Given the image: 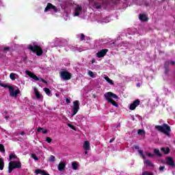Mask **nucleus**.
<instances>
[{
  "label": "nucleus",
  "mask_w": 175,
  "mask_h": 175,
  "mask_svg": "<svg viewBox=\"0 0 175 175\" xmlns=\"http://www.w3.org/2000/svg\"><path fill=\"white\" fill-rule=\"evenodd\" d=\"M154 129L161 132V133H164L167 137H170L172 135H170V132H172V129L169 124L164 123L163 125H156L154 126Z\"/></svg>",
  "instance_id": "obj_1"
},
{
  "label": "nucleus",
  "mask_w": 175,
  "mask_h": 175,
  "mask_svg": "<svg viewBox=\"0 0 175 175\" xmlns=\"http://www.w3.org/2000/svg\"><path fill=\"white\" fill-rule=\"evenodd\" d=\"M0 85L1 87H3V88H8L10 91V96H12V98H17V95L20 94L19 89L14 90V88L5 83H0Z\"/></svg>",
  "instance_id": "obj_2"
},
{
  "label": "nucleus",
  "mask_w": 175,
  "mask_h": 175,
  "mask_svg": "<svg viewBox=\"0 0 175 175\" xmlns=\"http://www.w3.org/2000/svg\"><path fill=\"white\" fill-rule=\"evenodd\" d=\"M21 161H12L8 164V173H12L14 169H21Z\"/></svg>",
  "instance_id": "obj_3"
},
{
  "label": "nucleus",
  "mask_w": 175,
  "mask_h": 175,
  "mask_svg": "<svg viewBox=\"0 0 175 175\" xmlns=\"http://www.w3.org/2000/svg\"><path fill=\"white\" fill-rule=\"evenodd\" d=\"M28 49L30 50V51L35 53L38 57H40V55L43 54V49H42V47L38 45H29Z\"/></svg>",
  "instance_id": "obj_4"
},
{
  "label": "nucleus",
  "mask_w": 175,
  "mask_h": 175,
  "mask_svg": "<svg viewBox=\"0 0 175 175\" xmlns=\"http://www.w3.org/2000/svg\"><path fill=\"white\" fill-rule=\"evenodd\" d=\"M26 75L29 76V77H31V79H33V80H36V81H42L44 83V84H47V82L46 80L43 79V78H39L36 75L33 73L31 71L26 70Z\"/></svg>",
  "instance_id": "obj_5"
},
{
  "label": "nucleus",
  "mask_w": 175,
  "mask_h": 175,
  "mask_svg": "<svg viewBox=\"0 0 175 175\" xmlns=\"http://www.w3.org/2000/svg\"><path fill=\"white\" fill-rule=\"evenodd\" d=\"M104 98L107 100L108 103H109V102L113 100L112 98H113V99H118V96L111 92H108L104 94Z\"/></svg>",
  "instance_id": "obj_6"
},
{
  "label": "nucleus",
  "mask_w": 175,
  "mask_h": 175,
  "mask_svg": "<svg viewBox=\"0 0 175 175\" xmlns=\"http://www.w3.org/2000/svg\"><path fill=\"white\" fill-rule=\"evenodd\" d=\"M79 110H80V102L79 100H75L73 102V107L72 109V113L71 114V117L76 116Z\"/></svg>",
  "instance_id": "obj_7"
},
{
  "label": "nucleus",
  "mask_w": 175,
  "mask_h": 175,
  "mask_svg": "<svg viewBox=\"0 0 175 175\" xmlns=\"http://www.w3.org/2000/svg\"><path fill=\"white\" fill-rule=\"evenodd\" d=\"M60 77L62 80H70L72 79V74L66 70H64L59 72Z\"/></svg>",
  "instance_id": "obj_8"
},
{
  "label": "nucleus",
  "mask_w": 175,
  "mask_h": 175,
  "mask_svg": "<svg viewBox=\"0 0 175 175\" xmlns=\"http://www.w3.org/2000/svg\"><path fill=\"white\" fill-rule=\"evenodd\" d=\"M49 10H53L55 13L58 12V9L55 7V5L51 4V3H48L44 9V12H49Z\"/></svg>",
  "instance_id": "obj_9"
},
{
  "label": "nucleus",
  "mask_w": 175,
  "mask_h": 175,
  "mask_svg": "<svg viewBox=\"0 0 175 175\" xmlns=\"http://www.w3.org/2000/svg\"><path fill=\"white\" fill-rule=\"evenodd\" d=\"M140 105V100L136 99L133 103L130 105L129 109L130 110H135L136 107Z\"/></svg>",
  "instance_id": "obj_10"
},
{
  "label": "nucleus",
  "mask_w": 175,
  "mask_h": 175,
  "mask_svg": "<svg viewBox=\"0 0 175 175\" xmlns=\"http://www.w3.org/2000/svg\"><path fill=\"white\" fill-rule=\"evenodd\" d=\"M108 52L109 49H102L96 53V57L98 58H103V57H105V55H106V54H107Z\"/></svg>",
  "instance_id": "obj_11"
},
{
  "label": "nucleus",
  "mask_w": 175,
  "mask_h": 175,
  "mask_svg": "<svg viewBox=\"0 0 175 175\" xmlns=\"http://www.w3.org/2000/svg\"><path fill=\"white\" fill-rule=\"evenodd\" d=\"M166 165H168V166H172V167H174V159H173V157H168L166 158Z\"/></svg>",
  "instance_id": "obj_12"
},
{
  "label": "nucleus",
  "mask_w": 175,
  "mask_h": 175,
  "mask_svg": "<svg viewBox=\"0 0 175 175\" xmlns=\"http://www.w3.org/2000/svg\"><path fill=\"white\" fill-rule=\"evenodd\" d=\"M83 11V8L80 7V6H77L75 8V16L77 17H79V16H80V13H81V12Z\"/></svg>",
  "instance_id": "obj_13"
},
{
  "label": "nucleus",
  "mask_w": 175,
  "mask_h": 175,
  "mask_svg": "<svg viewBox=\"0 0 175 175\" xmlns=\"http://www.w3.org/2000/svg\"><path fill=\"white\" fill-rule=\"evenodd\" d=\"M33 91H34V93H35L36 98L37 99H40V98H42V94H40V92H39V90H38V88H34Z\"/></svg>",
  "instance_id": "obj_14"
},
{
  "label": "nucleus",
  "mask_w": 175,
  "mask_h": 175,
  "mask_svg": "<svg viewBox=\"0 0 175 175\" xmlns=\"http://www.w3.org/2000/svg\"><path fill=\"white\" fill-rule=\"evenodd\" d=\"M139 18L141 21H148V18L146 14H140Z\"/></svg>",
  "instance_id": "obj_15"
},
{
  "label": "nucleus",
  "mask_w": 175,
  "mask_h": 175,
  "mask_svg": "<svg viewBox=\"0 0 175 175\" xmlns=\"http://www.w3.org/2000/svg\"><path fill=\"white\" fill-rule=\"evenodd\" d=\"M66 166V164L64 162H62L60 163L59 165H58V170L59 172H63V170H65V167Z\"/></svg>",
  "instance_id": "obj_16"
},
{
  "label": "nucleus",
  "mask_w": 175,
  "mask_h": 175,
  "mask_svg": "<svg viewBox=\"0 0 175 175\" xmlns=\"http://www.w3.org/2000/svg\"><path fill=\"white\" fill-rule=\"evenodd\" d=\"M161 151H162V152H164L165 155H167V154L170 152V148L169 147H167V148L163 147L161 148Z\"/></svg>",
  "instance_id": "obj_17"
},
{
  "label": "nucleus",
  "mask_w": 175,
  "mask_h": 175,
  "mask_svg": "<svg viewBox=\"0 0 175 175\" xmlns=\"http://www.w3.org/2000/svg\"><path fill=\"white\" fill-rule=\"evenodd\" d=\"M83 148L85 151H88L90 150V142L85 141L83 144Z\"/></svg>",
  "instance_id": "obj_18"
},
{
  "label": "nucleus",
  "mask_w": 175,
  "mask_h": 175,
  "mask_svg": "<svg viewBox=\"0 0 175 175\" xmlns=\"http://www.w3.org/2000/svg\"><path fill=\"white\" fill-rule=\"evenodd\" d=\"M153 152L157 155V157H162V154H161V150L159 149L154 148Z\"/></svg>",
  "instance_id": "obj_19"
},
{
  "label": "nucleus",
  "mask_w": 175,
  "mask_h": 175,
  "mask_svg": "<svg viewBox=\"0 0 175 175\" xmlns=\"http://www.w3.org/2000/svg\"><path fill=\"white\" fill-rule=\"evenodd\" d=\"M5 167V162H3V159L0 158V170H3Z\"/></svg>",
  "instance_id": "obj_20"
},
{
  "label": "nucleus",
  "mask_w": 175,
  "mask_h": 175,
  "mask_svg": "<svg viewBox=\"0 0 175 175\" xmlns=\"http://www.w3.org/2000/svg\"><path fill=\"white\" fill-rule=\"evenodd\" d=\"M144 163L146 164L147 166H150V167H154V163H152V162H151V161L150 160H146L144 161Z\"/></svg>",
  "instance_id": "obj_21"
},
{
  "label": "nucleus",
  "mask_w": 175,
  "mask_h": 175,
  "mask_svg": "<svg viewBox=\"0 0 175 175\" xmlns=\"http://www.w3.org/2000/svg\"><path fill=\"white\" fill-rule=\"evenodd\" d=\"M93 8H94V9H100V8H102V5H100V3L98 2H94Z\"/></svg>",
  "instance_id": "obj_22"
},
{
  "label": "nucleus",
  "mask_w": 175,
  "mask_h": 175,
  "mask_svg": "<svg viewBox=\"0 0 175 175\" xmlns=\"http://www.w3.org/2000/svg\"><path fill=\"white\" fill-rule=\"evenodd\" d=\"M105 79L106 80V81H107V83L111 84V85H114V82H113V80L109 78V77H105Z\"/></svg>",
  "instance_id": "obj_23"
},
{
  "label": "nucleus",
  "mask_w": 175,
  "mask_h": 175,
  "mask_svg": "<svg viewBox=\"0 0 175 175\" xmlns=\"http://www.w3.org/2000/svg\"><path fill=\"white\" fill-rule=\"evenodd\" d=\"M0 152L2 154H5V152H6V150H5V146H3L2 144H0Z\"/></svg>",
  "instance_id": "obj_24"
},
{
  "label": "nucleus",
  "mask_w": 175,
  "mask_h": 175,
  "mask_svg": "<svg viewBox=\"0 0 175 175\" xmlns=\"http://www.w3.org/2000/svg\"><path fill=\"white\" fill-rule=\"evenodd\" d=\"M41 131H42V133H44V135H46V133L49 132L47 130H43V128L42 127H38L37 129V132L40 133Z\"/></svg>",
  "instance_id": "obj_25"
},
{
  "label": "nucleus",
  "mask_w": 175,
  "mask_h": 175,
  "mask_svg": "<svg viewBox=\"0 0 175 175\" xmlns=\"http://www.w3.org/2000/svg\"><path fill=\"white\" fill-rule=\"evenodd\" d=\"M44 170H42L40 169H37L36 170V174H40V175H43L44 174Z\"/></svg>",
  "instance_id": "obj_26"
},
{
  "label": "nucleus",
  "mask_w": 175,
  "mask_h": 175,
  "mask_svg": "<svg viewBox=\"0 0 175 175\" xmlns=\"http://www.w3.org/2000/svg\"><path fill=\"white\" fill-rule=\"evenodd\" d=\"M44 91L45 94H46L48 95V96H50V95H51V91H50V89H49L47 88H44Z\"/></svg>",
  "instance_id": "obj_27"
},
{
  "label": "nucleus",
  "mask_w": 175,
  "mask_h": 175,
  "mask_svg": "<svg viewBox=\"0 0 175 175\" xmlns=\"http://www.w3.org/2000/svg\"><path fill=\"white\" fill-rule=\"evenodd\" d=\"M137 133L139 136H143V135H146V131L143 129H139Z\"/></svg>",
  "instance_id": "obj_28"
},
{
  "label": "nucleus",
  "mask_w": 175,
  "mask_h": 175,
  "mask_svg": "<svg viewBox=\"0 0 175 175\" xmlns=\"http://www.w3.org/2000/svg\"><path fill=\"white\" fill-rule=\"evenodd\" d=\"M12 159H17V156L14 153H11L10 154V161H12Z\"/></svg>",
  "instance_id": "obj_29"
},
{
  "label": "nucleus",
  "mask_w": 175,
  "mask_h": 175,
  "mask_svg": "<svg viewBox=\"0 0 175 175\" xmlns=\"http://www.w3.org/2000/svg\"><path fill=\"white\" fill-rule=\"evenodd\" d=\"M138 152L143 159H146V156H144V152L143 150H139Z\"/></svg>",
  "instance_id": "obj_30"
},
{
  "label": "nucleus",
  "mask_w": 175,
  "mask_h": 175,
  "mask_svg": "<svg viewBox=\"0 0 175 175\" xmlns=\"http://www.w3.org/2000/svg\"><path fill=\"white\" fill-rule=\"evenodd\" d=\"M109 103H111V105L115 106V107H118V103H117V102L114 101L113 99L109 101Z\"/></svg>",
  "instance_id": "obj_31"
},
{
  "label": "nucleus",
  "mask_w": 175,
  "mask_h": 175,
  "mask_svg": "<svg viewBox=\"0 0 175 175\" xmlns=\"http://www.w3.org/2000/svg\"><path fill=\"white\" fill-rule=\"evenodd\" d=\"M10 78L11 80H12V81L16 80V74H14V72L10 73Z\"/></svg>",
  "instance_id": "obj_32"
},
{
  "label": "nucleus",
  "mask_w": 175,
  "mask_h": 175,
  "mask_svg": "<svg viewBox=\"0 0 175 175\" xmlns=\"http://www.w3.org/2000/svg\"><path fill=\"white\" fill-rule=\"evenodd\" d=\"M72 167L74 170H77V167H79V164H77V163L76 162L72 163Z\"/></svg>",
  "instance_id": "obj_33"
},
{
  "label": "nucleus",
  "mask_w": 175,
  "mask_h": 175,
  "mask_svg": "<svg viewBox=\"0 0 175 175\" xmlns=\"http://www.w3.org/2000/svg\"><path fill=\"white\" fill-rule=\"evenodd\" d=\"M88 75L90 77H92V79L95 78V75H94V72L91 70L88 71Z\"/></svg>",
  "instance_id": "obj_34"
},
{
  "label": "nucleus",
  "mask_w": 175,
  "mask_h": 175,
  "mask_svg": "<svg viewBox=\"0 0 175 175\" xmlns=\"http://www.w3.org/2000/svg\"><path fill=\"white\" fill-rule=\"evenodd\" d=\"M31 158H33L34 161H39L38 156H36V154H31Z\"/></svg>",
  "instance_id": "obj_35"
},
{
  "label": "nucleus",
  "mask_w": 175,
  "mask_h": 175,
  "mask_svg": "<svg viewBox=\"0 0 175 175\" xmlns=\"http://www.w3.org/2000/svg\"><path fill=\"white\" fill-rule=\"evenodd\" d=\"M68 126H69V128H70L71 129H73V131H76V127L75 126H73V124L68 123Z\"/></svg>",
  "instance_id": "obj_36"
},
{
  "label": "nucleus",
  "mask_w": 175,
  "mask_h": 175,
  "mask_svg": "<svg viewBox=\"0 0 175 175\" xmlns=\"http://www.w3.org/2000/svg\"><path fill=\"white\" fill-rule=\"evenodd\" d=\"M55 157L51 155L49 158V162H55Z\"/></svg>",
  "instance_id": "obj_37"
},
{
  "label": "nucleus",
  "mask_w": 175,
  "mask_h": 175,
  "mask_svg": "<svg viewBox=\"0 0 175 175\" xmlns=\"http://www.w3.org/2000/svg\"><path fill=\"white\" fill-rule=\"evenodd\" d=\"M169 65H170V62L166 61L164 62V68H169Z\"/></svg>",
  "instance_id": "obj_38"
},
{
  "label": "nucleus",
  "mask_w": 175,
  "mask_h": 175,
  "mask_svg": "<svg viewBox=\"0 0 175 175\" xmlns=\"http://www.w3.org/2000/svg\"><path fill=\"white\" fill-rule=\"evenodd\" d=\"M146 155H147V157H149V158H154L155 157L154 154H153L152 153H150V152H146Z\"/></svg>",
  "instance_id": "obj_39"
},
{
  "label": "nucleus",
  "mask_w": 175,
  "mask_h": 175,
  "mask_svg": "<svg viewBox=\"0 0 175 175\" xmlns=\"http://www.w3.org/2000/svg\"><path fill=\"white\" fill-rule=\"evenodd\" d=\"M142 175H154V174L148 171H145L142 173Z\"/></svg>",
  "instance_id": "obj_40"
},
{
  "label": "nucleus",
  "mask_w": 175,
  "mask_h": 175,
  "mask_svg": "<svg viewBox=\"0 0 175 175\" xmlns=\"http://www.w3.org/2000/svg\"><path fill=\"white\" fill-rule=\"evenodd\" d=\"M46 142H47V143H51V142H53V139H51V137H47L46 138Z\"/></svg>",
  "instance_id": "obj_41"
},
{
  "label": "nucleus",
  "mask_w": 175,
  "mask_h": 175,
  "mask_svg": "<svg viewBox=\"0 0 175 175\" xmlns=\"http://www.w3.org/2000/svg\"><path fill=\"white\" fill-rule=\"evenodd\" d=\"M159 172H163V170H165V165L163 166H160L159 169Z\"/></svg>",
  "instance_id": "obj_42"
},
{
  "label": "nucleus",
  "mask_w": 175,
  "mask_h": 175,
  "mask_svg": "<svg viewBox=\"0 0 175 175\" xmlns=\"http://www.w3.org/2000/svg\"><path fill=\"white\" fill-rule=\"evenodd\" d=\"M164 69H165V71H164V73L165 74V75H167V73H169V68H164Z\"/></svg>",
  "instance_id": "obj_43"
},
{
  "label": "nucleus",
  "mask_w": 175,
  "mask_h": 175,
  "mask_svg": "<svg viewBox=\"0 0 175 175\" xmlns=\"http://www.w3.org/2000/svg\"><path fill=\"white\" fill-rule=\"evenodd\" d=\"M85 38V36H84V33H81V40L83 41L84 40Z\"/></svg>",
  "instance_id": "obj_44"
},
{
  "label": "nucleus",
  "mask_w": 175,
  "mask_h": 175,
  "mask_svg": "<svg viewBox=\"0 0 175 175\" xmlns=\"http://www.w3.org/2000/svg\"><path fill=\"white\" fill-rule=\"evenodd\" d=\"M9 50H10V47L9 46H5L3 48L4 51H9Z\"/></svg>",
  "instance_id": "obj_45"
},
{
  "label": "nucleus",
  "mask_w": 175,
  "mask_h": 175,
  "mask_svg": "<svg viewBox=\"0 0 175 175\" xmlns=\"http://www.w3.org/2000/svg\"><path fill=\"white\" fill-rule=\"evenodd\" d=\"M134 148L135 150H138V151H139V150H140V148L139 147V146H134Z\"/></svg>",
  "instance_id": "obj_46"
},
{
  "label": "nucleus",
  "mask_w": 175,
  "mask_h": 175,
  "mask_svg": "<svg viewBox=\"0 0 175 175\" xmlns=\"http://www.w3.org/2000/svg\"><path fill=\"white\" fill-rule=\"evenodd\" d=\"M66 103H68V105H69V103H70V100H69V98H66Z\"/></svg>",
  "instance_id": "obj_47"
},
{
  "label": "nucleus",
  "mask_w": 175,
  "mask_h": 175,
  "mask_svg": "<svg viewBox=\"0 0 175 175\" xmlns=\"http://www.w3.org/2000/svg\"><path fill=\"white\" fill-rule=\"evenodd\" d=\"M114 140H116V138H112L109 140V143H113V142H114Z\"/></svg>",
  "instance_id": "obj_48"
},
{
  "label": "nucleus",
  "mask_w": 175,
  "mask_h": 175,
  "mask_svg": "<svg viewBox=\"0 0 175 175\" xmlns=\"http://www.w3.org/2000/svg\"><path fill=\"white\" fill-rule=\"evenodd\" d=\"M114 3H115L116 5H118V3H120V0L116 1L114 2Z\"/></svg>",
  "instance_id": "obj_49"
},
{
  "label": "nucleus",
  "mask_w": 175,
  "mask_h": 175,
  "mask_svg": "<svg viewBox=\"0 0 175 175\" xmlns=\"http://www.w3.org/2000/svg\"><path fill=\"white\" fill-rule=\"evenodd\" d=\"M170 64L171 65H175V62L172 61V62H170Z\"/></svg>",
  "instance_id": "obj_50"
},
{
  "label": "nucleus",
  "mask_w": 175,
  "mask_h": 175,
  "mask_svg": "<svg viewBox=\"0 0 175 175\" xmlns=\"http://www.w3.org/2000/svg\"><path fill=\"white\" fill-rule=\"evenodd\" d=\"M43 175H50V174H49V173L46 172V171H44Z\"/></svg>",
  "instance_id": "obj_51"
},
{
  "label": "nucleus",
  "mask_w": 175,
  "mask_h": 175,
  "mask_svg": "<svg viewBox=\"0 0 175 175\" xmlns=\"http://www.w3.org/2000/svg\"><path fill=\"white\" fill-rule=\"evenodd\" d=\"M27 62V57H24L23 58V62Z\"/></svg>",
  "instance_id": "obj_52"
},
{
  "label": "nucleus",
  "mask_w": 175,
  "mask_h": 175,
  "mask_svg": "<svg viewBox=\"0 0 175 175\" xmlns=\"http://www.w3.org/2000/svg\"><path fill=\"white\" fill-rule=\"evenodd\" d=\"M21 136H24V135H25V133L21 132Z\"/></svg>",
  "instance_id": "obj_53"
},
{
  "label": "nucleus",
  "mask_w": 175,
  "mask_h": 175,
  "mask_svg": "<svg viewBox=\"0 0 175 175\" xmlns=\"http://www.w3.org/2000/svg\"><path fill=\"white\" fill-rule=\"evenodd\" d=\"M137 87H140V83H137Z\"/></svg>",
  "instance_id": "obj_54"
},
{
  "label": "nucleus",
  "mask_w": 175,
  "mask_h": 175,
  "mask_svg": "<svg viewBox=\"0 0 175 175\" xmlns=\"http://www.w3.org/2000/svg\"><path fill=\"white\" fill-rule=\"evenodd\" d=\"M143 0H137V2H142Z\"/></svg>",
  "instance_id": "obj_55"
},
{
  "label": "nucleus",
  "mask_w": 175,
  "mask_h": 175,
  "mask_svg": "<svg viewBox=\"0 0 175 175\" xmlns=\"http://www.w3.org/2000/svg\"><path fill=\"white\" fill-rule=\"evenodd\" d=\"M94 62H95V60L92 61V64H94Z\"/></svg>",
  "instance_id": "obj_56"
},
{
  "label": "nucleus",
  "mask_w": 175,
  "mask_h": 175,
  "mask_svg": "<svg viewBox=\"0 0 175 175\" xmlns=\"http://www.w3.org/2000/svg\"><path fill=\"white\" fill-rule=\"evenodd\" d=\"M85 154H88V152L85 151Z\"/></svg>",
  "instance_id": "obj_57"
},
{
  "label": "nucleus",
  "mask_w": 175,
  "mask_h": 175,
  "mask_svg": "<svg viewBox=\"0 0 175 175\" xmlns=\"http://www.w3.org/2000/svg\"><path fill=\"white\" fill-rule=\"evenodd\" d=\"M146 6L147 5V3H145Z\"/></svg>",
  "instance_id": "obj_58"
},
{
  "label": "nucleus",
  "mask_w": 175,
  "mask_h": 175,
  "mask_svg": "<svg viewBox=\"0 0 175 175\" xmlns=\"http://www.w3.org/2000/svg\"><path fill=\"white\" fill-rule=\"evenodd\" d=\"M139 5H142V3H139Z\"/></svg>",
  "instance_id": "obj_59"
}]
</instances>
